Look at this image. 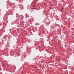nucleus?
Listing matches in <instances>:
<instances>
[{
    "label": "nucleus",
    "instance_id": "f257e3e1",
    "mask_svg": "<svg viewBox=\"0 0 74 74\" xmlns=\"http://www.w3.org/2000/svg\"><path fill=\"white\" fill-rule=\"evenodd\" d=\"M61 10L62 11V10H63V8H62Z\"/></svg>",
    "mask_w": 74,
    "mask_h": 74
}]
</instances>
